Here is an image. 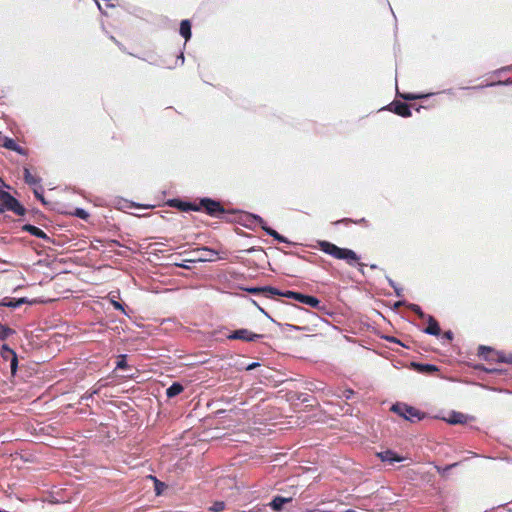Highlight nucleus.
<instances>
[{
  "label": "nucleus",
  "mask_w": 512,
  "mask_h": 512,
  "mask_svg": "<svg viewBox=\"0 0 512 512\" xmlns=\"http://www.w3.org/2000/svg\"><path fill=\"white\" fill-rule=\"evenodd\" d=\"M0 214L7 211H12L18 216H24L26 213L25 207L10 193L0 190Z\"/></svg>",
  "instance_id": "7ed1b4c3"
},
{
  "label": "nucleus",
  "mask_w": 512,
  "mask_h": 512,
  "mask_svg": "<svg viewBox=\"0 0 512 512\" xmlns=\"http://www.w3.org/2000/svg\"><path fill=\"white\" fill-rule=\"evenodd\" d=\"M1 187H7V188H9V186H8V185H6V184H5V182L3 181V179L0 177V188H1Z\"/></svg>",
  "instance_id": "49530a36"
},
{
  "label": "nucleus",
  "mask_w": 512,
  "mask_h": 512,
  "mask_svg": "<svg viewBox=\"0 0 512 512\" xmlns=\"http://www.w3.org/2000/svg\"><path fill=\"white\" fill-rule=\"evenodd\" d=\"M183 391V386L179 382H174L170 387L166 390V395L168 398H173L179 395Z\"/></svg>",
  "instance_id": "aec40b11"
},
{
  "label": "nucleus",
  "mask_w": 512,
  "mask_h": 512,
  "mask_svg": "<svg viewBox=\"0 0 512 512\" xmlns=\"http://www.w3.org/2000/svg\"><path fill=\"white\" fill-rule=\"evenodd\" d=\"M23 230L30 233L31 235L37 237V238H40V239H45V240H49L50 238L48 237V235L43 231L41 230L40 228L34 226V225H31V224H26L23 226Z\"/></svg>",
  "instance_id": "2eb2a0df"
},
{
  "label": "nucleus",
  "mask_w": 512,
  "mask_h": 512,
  "mask_svg": "<svg viewBox=\"0 0 512 512\" xmlns=\"http://www.w3.org/2000/svg\"><path fill=\"white\" fill-rule=\"evenodd\" d=\"M179 267H182V268H188L187 265H185V263H182V264H178Z\"/></svg>",
  "instance_id": "de8ad7c7"
},
{
  "label": "nucleus",
  "mask_w": 512,
  "mask_h": 512,
  "mask_svg": "<svg viewBox=\"0 0 512 512\" xmlns=\"http://www.w3.org/2000/svg\"><path fill=\"white\" fill-rule=\"evenodd\" d=\"M2 139V142H1V146L8 149V150H11V151H14L20 155H26V150L21 147L20 145H18L12 138H9L7 136H4V138H1Z\"/></svg>",
  "instance_id": "9d476101"
},
{
  "label": "nucleus",
  "mask_w": 512,
  "mask_h": 512,
  "mask_svg": "<svg viewBox=\"0 0 512 512\" xmlns=\"http://www.w3.org/2000/svg\"><path fill=\"white\" fill-rule=\"evenodd\" d=\"M179 32L185 41H188L191 38V23L189 20L185 19L181 21Z\"/></svg>",
  "instance_id": "6ab92c4d"
},
{
  "label": "nucleus",
  "mask_w": 512,
  "mask_h": 512,
  "mask_svg": "<svg viewBox=\"0 0 512 512\" xmlns=\"http://www.w3.org/2000/svg\"><path fill=\"white\" fill-rule=\"evenodd\" d=\"M126 367H127L126 356L121 355L117 361L116 368L117 369H125Z\"/></svg>",
  "instance_id": "473e14b6"
},
{
  "label": "nucleus",
  "mask_w": 512,
  "mask_h": 512,
  "mask_svg": "<svg viewBox=\"0 0 512 512\" xmlns=\"http://www.w3.org/2000/svg\"><path fill=\"white\" fill-rule=\"evenodd\" d=\"M353 395H354V391L352 389H345L342 391V394L339 395V397L349 400L353 397Z\"/></svg>",
  "instance_id": "72a5a7b5"
},
{
  "label": "nucleus",
  "mask_w": 512,
  "mask_h": 512,
  "mask_svg": "<svg viewBox=\"0 0 512 512\" xmlns=\"http://www.w3.org/2000/svg\"><path fill=\"white\" fill-rule=\"evenodd\" d=\"M25 303L31 304L32 302L29 301L25 297L18 298V299L6 297V298L2 299V301L0 302V305L15 309Z\"/></svg>",
  "instance_id": "f8f14e48"
},
{
  "label": "nucleus",
  "mask_w": 512,
  "mask_h": 512,
  "mask_svg": "<svg viewBox=\"0 0 512 512\" xmlns=\"http://www.w3.org/2000/svg\"><path fill=\"white\" fill-rule=\"evenodd\" d=\"M457 465H458V463H453V464L445 466L444 468H439L438 467L437 469H438L439 473L444 474V473L448 472L450 469L456 467Z\"/></svg>",
  "instance_id": "f704fd0d"
},
{
  "label": "nucleus",
  "mask_w": 512,
  "mask_h": 512,
  "mask_svg": "<svg viewBox=\"0 0 512 512\" xmlns=\"http://www.w3.org/2000/svg\"><path fill=\"white\" fill-rule=\"evenodd\" d=\"M72 214L82 220H87L89 217V213L83 208H76Z\"/></svg>",
  "instance_id": "a878e982"
},
{
  "label": "nucleus",
  "mask_w": 512,
  "mask_h": 512,
  "mask_svg": "<svg viewBox=\"0 0 512 512\" xmlns=\"http://www.w3.org/2000/svg\"><path fill=\"white\" fill-rule=\"evenodd\" d=\"M319 248L322 252H324L336 259L346 261L347 264H349L350 266H357L358 270L362 274H364L363 268H364L365 264H363L359 261L360 257L355 251H353L349 248L338 247L337 245H335L331 242H328V241H320Z\"/></svg>",
  "instance_id": "f257e3e1"
},
{
  "label": "nucleus",
  "mask_w": 512,
  "mask_h": 512,
  "mask_svg": "<svg viewBox=\"0 0 512 512\" xmlns=\"http://www.w3.org/2000/svg\"><path fill=\"white\" fill-rule=\"evenodd\" d=\"M407 307H408L411 311H413L414 313H416V314H417L420 318H422V319H426V318H427V316H428V315H426V314L422 311L421 307H420L419 305H417V304H414V303H408V304H407Z\"/></svg>",
  "instance_id": "5701e85b"
},
{
  "label": "nucleus",
  "mask_w": 512,
  "mask_h": 512,
  "mask_svg": "<svg viewBox=\"0 0 512 512\" xmlns=\"http://www.w3.org/2000/svg\"><path fill=\"white\" fill-rule=\"evenodd\" d=\"M11 356H12V358L10 361V369H11L12 374H15L17 371V367H18V359H17L16 353H13V355H11Z\"/></svg>",
  "instance_id": "c756f323"
},
{
  "label": "nucleus",
  "mask_w": 512,
  "mask_h": 512,
  "mask_svg": "<svg viewBox=\"0 0 512 512\" xmlns=\"http://www.w3.org/2000/svg\"><path fill=\"white\" fill-rule=\"evenodd\" d=\"M111 303L113 305V307L116 309V310H121V311H124V307L121 303H119L118 301H115V300H111Z\"/></svg>",
  "instance_id": "4c0bfd02"
},
{
  "label": "nucleus",
  "mask_w": 512,
  "mask_h": 512,
  "mask_svg": "<svg viewBox=\"0 0 512 512\" xmlns=\"http://www.w3.org/2000/svg\"><path fill=\"white\" fill-rule=\"evenodd\" d=\"M259 366V363L258 362H253V363H250L247 367H246V370L247 371H251L253 369H255L256 367Z\"/></svg>",
  "instance_id": "a19ab883"
},
{
  "label": "nucleus",
  "mask_w": 512,
  "mask_h": 512,
  "mask_svg": "<svg viewBox=\"0 0 512 512\" xmlns=\"http://www.w3.org/2000/svg\"><path fill=\"white\" fill-rule=\"evenodd\" d=\"M0 512H7V511H2V510H0Z\"/></svg>",
  "instance_id": "864d4df0"
},
{
  "label": "nucleus",
  "mask_w": 512,
  "mask_h": 512,
  "mask_svg": "<svg viewBox=\"0 0 512 512\" xmlns=\"http://www.w3.org/2000/svg\"><path fill=\"white\" fill-rule=\"evenodd\" d=\"M278 296H282V297H286V298H289V299H294L300 303H303L305 305H308L312 308H316V309H319V310H322L324 307L321 305V302L320 300L315 297V296H311V295H306V294H302L300 292H296V291H290V290H287V291H280V294Z\"/></svg>",
  "instance_id": "20e7f679"
},
{
  "label": "nucleus",
  "mask_w": 512,
  "mask_h": 512,
  "mask_svg": "<svg viewBox=\"0 0 512 512\" xmlns=\"http://www.w3.org/2000/svg\"><path fill=\"white\" fill-rule=\"evenodd\" d=\"M23 178L27 185L35 186L41 183V178L38 176H34L31 174L30 170L27 167L23 168Z\"/></svg>",
  "instance_id": "f3484780"
},
{
  "label": "nucleus",
  "mask_w": 512,
  "mask_h": 512,
  "mask_svg": "<svg viewBox=\"0 0 512 512\" xmlns=\"http://www.w3.org/2000/svg\"><path fill=\"white\" fill-rule=\"evenodd\" d=\"M340 222H344V223L353 222L355 224H360V225H363L365 227L369 226V223H368V221L365 218H361V219L355 220V221H353L350 218H344V219L338 221L337 223H340Z\"/></svg>",
  "instance_id": "bb28decb"
},
{
  "label": "nucleus",
  "mask_w": 512,
  "mask_h": 512,
  "mask_svg": "<svg viewBox=\"0 0 512 512\" xmlns=\"http://www.w3.org/2000/svg\"><path fill=\"white\" fill-rule=\"evenodd\" d=\"M485 352L491 353V348L486 347V346H480L479 347V355L483 356Z\"/></svg>",
  "instance_id": "58836bf2"
},
{
  "label": "nucleus",
  "mask_w": 512,
  "mask_h": 512,
  "mask_svg": "<svg viewBox=\"0 0 512 512\" xmlns=\"http://www.w3.org/2000/svg\"><path fill=\"white\" fill-rule=\"evenodd\" d=\"M253 303L258 307V309L265 315L267 316L269 319H271L273 321V319L268 315V313L263 309L261 308L260 306L257 305V303L255 301H253Z\"/></svg>",
  "instance_id": "37998d69"
},
{
  "label": "nucleus",
  "mask_w": 512,
  "mask_h": 512,
  "mask_svg": "<svg viewBox=\"0 0 512 512\" xmlns=\"http://www.w3.org/2000/svg\"><path fill=\"white\" fill-rule=\"evenodd\" d=\"M229 340H242L246 342H255L263 338L262 334L253 333L252 331L241 328L233 331L232 333L227 335Z\"/></svg>",
  "instance_id": "423d86ee"
},
{
  "label": "nucleus",
  "mask_w": 512,
  "mask_h": 512,
  "mask_svg": "<svg viewBox=\"0 0 512 512\" xmlns=\"http://www.w3.org/2000/svg\"><path fill=\"white\" fill-rule=\"evenodd\" d=\"M389 109L392 110L397 115L402 116V117H410L411 116L410 107L406 103H403L400 101L392 102L389 105Z\"/></svg>",
  "instance_id": "1a4fd4ad"
},
{
  "label": "nucleus",
  "mask_w": 512,
  "mask_h": 512,
  "mask_svg": "<svg viewBox=\"0 0 512 512\" xmlns=\"http://www.w3.org/2000/svg\"><path fill=\"white\" fill-rule=\"evenodd\" d=\"M445 420L452 425L464 424L467 422L468 416L461 412L452 411Z\"/></svg>",
  "instance_id": "4468645a"
},
{
  "label": "nucleus",
  "mask_w": 512,
  "mask_h": 512,
  "mask_svg": "<svg viewBox=\"0 0 512 512\" xmlns=\"http://www.w3.org/2000/svg\"><path fill=\"white\" fill-rule=\"evenodd\" d=\"M415 367L421 373H434L438 371L437 366L433 364H415Z\"/></svg>",
  "instance_id": "412c9836"
},
{
  "label": "nucleus",
  "mask_w": 512,
  "mask_h": 512,
  "mask_svg": "<svg viewBox=\"0 0 512 512\" xmlns=\"http://www.w3.org/2000/svg\"><path fill=\"white\" fill-rule=\"evenodd\" d=\"M184 210H204L211 217H219L225 212L221 203L211 198H201L198 204L187 203Z\"/></svg>",
  "instance_id": "f03ea898"
},
{
  "label": "nucleus",
  "mask_w": 512,
  "mask_h": 512,
  "mask_svg": "<svg viewBox=\"0 0 512 512\" xmlns=\"http://www.w3.org/2000/svg\"><path fill=\"white\" fill-rule=\"evenodd\" d=\"M253 221L259 225L269 236L273 237L279 243H288L287 238L279 234L276 230L267 226L264 219L258 215H252Z\"/></svg>",
  "instance_id": "0eeeda50"
},
{
  "label": "nucleus",
  "mask_w": 512,
  "mask_h": 512,
  "mask_svg": "<svg viewBox=\"0 0 512 512\" xmlns=\"http://www.w3.org/2000/svg\"><path fill=\"white\" fill-rule=\"evenodd\" d=\"M399 95H400V97H402L404 100H407V101L426 98L429 96V94L420 95V94H412V93H405V94H399Z\"/></svg>",
  "instance_id": "393cba45"
},
{
  "label": "nucleus",
  "mask_w": 512,
  "mask_h": 512,
  "mask_svg": "<svg viewBox=\"0 0 512 512\" xmlns=\"http://www.w3.org/2000/svg\"><path fill=\"white\" fill-rule=\"evenodd\" d=\"M370 268H371V269H376V268H377V265H376V264H371V265H370Z\"/></svg>",
  "instance_id": "8fccbe9b"
},
{
  "label": "nucleus",
  "mask_w": 512,
  "mask_h": 512,
  "mask_svg": "<svg viewBox=\"0 0 512 512\" xmlns=\"http://www.w3.org/2000/svg\"><path fill=\"white\" fill-rule=\"evenodd\" d=\"M377 455L381 459V461L388 462L390 464H392L394 462H401V461H403V457L397 455L392 450H385V451H382V452L378 453Z\"/></svg>",
  "instance_id": "ddd939ff"
},
{
  "label": "nucleus",
  "mask_w": 512,
  "mask_h": 512,
  "mask_svg": "<svg viewBox=\"0 0 512 512\" xmlns=\"http://www.w3.org/2000/svg\"><path fill=\"white\" fill-rule=\"evenodd\" d=\"M5 353L10 354V355H13V353H15V352H14V350H12L11 348H9V346H8V345L4 344V345L2 346V356H3V357H6Z\"/></svg>",
  "instance_id": "c9c22d12"
},
{
  "label": "nucleus",
  "mask_w": 512,
  "mask_h": 512,
  "mask_svg": "<svg viewBox=\"0 0 512 512\" xmlns=\"http://www.w3.org/2000/svg\"><path fill=\"white\" fill-rule=\"evenodd\" d=\"M491 360H495L501 363H510L512 364V354L506 355L505 353H497L495 357H491Z\"/></svg>",
  "instance_id": "4be33fe9"
},
{
  "label": "nucleus",
  "mask_w": 512,
  "mask_h": 512,
  "mask_svg": "<svg viewBox=\"0 0 512 512\" xmlns=\"http://www.w3.org/2000/svg\"><path fill=\"white\" fill-rule=\"evenodd\" d=\"M97 393H98V390H94L91 393L84 394L81 397V400L88 401L89 399H91L93 397L94 394H97Z\"/></svg>",
  "instance_id": "e433bc0d"
},
{
  "label": "nucleus",
  "mask_w": 512,
  "mask_h": 512,
  "mask_svg": "<svg viewBox=\"0 0 512 512\" xmlns=\"http://www.w3.org/2000/svg\"><path fill=\"white\" fill-rule=\"evenodd\" d=\"M426 319L428 326L423 330V332L428 335L438 336L441 330L436 319L431 315H428Z\"/></svg>",
  "instance_id": "9b49d317"
},
{
  "label": "nucleus",
  "mask_w": 512,
  "mask_h": 512,
  "mask_svg": "<svg viewBox=\"0 0 512 512\" xmlns=\"http://www.w3.org/2000/svg\"><path fill=\"white\" fill-rule=\"evenodd\" d=\"M489 372L497 371L496 369H489Z\"/></svg>",
  "instance_id": "603ef678"
},
{
  "label": "nucleus",
  "mask_w": 512,
  "mask_h": 512,
  "mask_svg": "<svg viewBox=\"0 0 512 512\" xmlns=\"http://www.w3.org/2000/svg\"><path fill=\"white\" fill-rule=\"evenodd\" d=\"M13 333H14V331L11 328L0 324V340L7 339Z\"/></svg>",
  "instance_id": "b1692460"
},
{
  "label": "nucleus",
  "mask_w": 512,
  "mask_h": 512,
  "mask_svg": "<svg viewBox=\"0 0 512 512\" xmlns=\"http://www.w3.org/2000/svg\"><path fill=\"white\" fill-rule=\"evenodd\" d=\"M506 83H507V81H499V82H497V83H491V84H489V85H490V86H492V85H503V84H506Z\"/></svg>",
  "instance_id": "a18cd8bd"
},
{
  "label": "nucleus",
  "mask_w": 512,
  "mask_h": 512,
  "mask_svg": "<svg viewBox=\"0 0 512 512\" xmlns=\"http://www.w3.org/2000/svg\"><path fill=\"white\" fill-rule=\"evenodd\" d=\"M224 509H225V503L223 501H216L209 508V510L212 511V512H221Z\"/></svg>",
  "instance_id": "c85d7f7f"
},
{
  "label": "nucleus",
  "mask_w": 512,
  "mask_h": 512,
  "mask_svg": "<svg viewBox=\"0 0 512 512\" xmlns=\"http://www.w3.org/2000/svg\"><path fill=\"white\" fill-rule=\"evenodd\" d=\"M200 255L198 257V261H213L217 255V252L210 249V248H207V247H203L201 249L198 250Z\"/></svg>",
  "instance_id": "a211bd4d"
},
{
  "label": "nucleus",
  "mask_w": 512,
  "mask_h": 512,
  "mask_svg": "<svg viewBox=\"0 0 512 512\" xmlns=\"http://www.w3.org/2000/svg\"><path fill=\"white\" fill-rule=\"evenodd\" d=\"M155 482V492L157 495H160L163 488L165 487V484L159 480H157L155 477H151Z\"/></svg>",
  "instance_id": "2f4dec72"
},
{
  "label": "nucleus",
  "mask_w": 512,
  "mask_h": 512,
  "mask_svg": "<svg viewBox=\"0 0 512 512\" xmlns=\"http://www.w3.org/2000/svg\"><path fill=\"white\" fill-rule=\"evenodd\" d=\"M408 303H406L405 301L401 300V301H398L394 304V308H399L401 306H407Z\"/></svg>",
  "instance_id": "79ce46f5"
},
{
  "label": "nucleus",
  "mask_w": 512,
  "mask_h": 512,
  "mask_svg": "<svg viewBox=\"0 0 512 512\" xmlns=\"http://www.w3.org/2000/svg\"><path fill=\"white\" fill-rule=\"evenodd\" d=\"M386 278H387L389 285L394 289L396 296L401 297L403 289L401 287H399L391 278H389V277H386Z\"/></svg>",
  "instance_id": "cd10ccee"
},
{
  "label": "nucleus",
  "mask_w": 512,
  "mask_h": 512,
  "mask_svg": "<svg viewBox=\"0 0 512 512\" xmlns=\"http://www.w3.org/2000/svg\"><path fill=\"white\" fill-rule=\"evenodd\" d=\"M291 501H292L291 497L286 498V497H282V496H275L269 505L274 511H281L284 504L289 503Z\"/></svg>",
  "instance_id": "dca6fc26"
},
{
  "label": "nucleus",
  "mask_w": 512,
  "mask_h": 512,
  "mask_svg": "<svg viewBox=\"0 0 512 512\" xmlns=\"http://www.w3.org/2000/svg\"><path fill=\"white\" fill-rule=\"evenodd\" d=\"M33 193H34L35 197H36L38 200H40V201H41V203L46 204V200H45V198H44V196H43V189H42V187L35 188V189L33 190Z\"/></svg>",
  "instance_id": "7c9ffc66"
},
{
  "label": "nucleus",
  "mask_w": 512,
  "mask_h": 512,
  "mask_svg": "<svg viewBox=\"0 0 512 512\" xmlns=\"http://www.w3.org/2000/svg\"><path fill=\"white\" fill-rule=\"evenodd\" d=\"M245 291L251 294H263L266 297L278 296L280 294V290L271 286H263V287H249L245 288Z\"/></svg>",
  "instance_id": "6e6552de"
},
{
  "label": "nucleus",
  "mask_w": 512,
  "mask_h": 512,
  "mask_svg": "<svg viewBox=\"0 0 512 512\" xmlns=\"http://www.w3.org/2000/svg\"><path fill=\"white\" fill-rule=\"evenodd\" d=\"M480 88H482V86H476V87H474V89H480Z\"/></svg>",
  "instance_id": "3c124183"
},
{
  "label": "nucleus",
  "mask_w": 512,
  "mask_h": 512,
  "mask_svg": "<svg viewBox=\"0 0 512 512\" xmlns=\"http://www.w3.org/2000/svg\"><path fill=\"white\" fill-rule=\"evenodd\" d=\"M391 410L410 422L419 421L424 417V413L405 403H396L392 405Z\"/></svg>",
  "instance_id": "39448f33"
},
{
  "label": "nucleus",
  "mask_w": 512,
  "mask_h": 512,
  "mask_svg": "<svg viewBox=\"0 0 512 512\" xmlns=\"http://www.w3.org/2000/svg\"><path fill=\"white\" fill-rule=\"evenodd\" d=\"M443 338L446 339V340H449L451 341L453 339V333L452 331H445L444 334H443Z\"/></svg>",
  "instance_id": "ea45409f"
},
{
  "label": "nucleus",
  "mask_w": 512,
  "mask_h": 512,
  "mask_svg": "<svg viewBox=\"0 0 512 512\" xmlns=\"http://www.w3.org/2000/svg\"><path fill=\"white\" fill-rule=\"evenodd\" d=\"M503 70H508V71L512 70V65H511V66H508V67H506V68H503Z\"/></svg>",
  "instance_id": "09e8293b"
},
{
  "label": "nucleus",
  "mask_w": 512,
  "mask_h": 512,
  "mask_svg": "<svg viewBox=\"0 0 512 512\" xmlns=\"http://www.w3.org/2000/svg\"><path fill=\"white\" fill-rule=\"evenodd\" d=\"M178 61H180V65H183V63H184V55H183V53H180V54L178 55L177 60H176V63H177Z\"/></svg>",
  "instance_id": "c03bdc74"
}]
</instances>
